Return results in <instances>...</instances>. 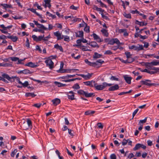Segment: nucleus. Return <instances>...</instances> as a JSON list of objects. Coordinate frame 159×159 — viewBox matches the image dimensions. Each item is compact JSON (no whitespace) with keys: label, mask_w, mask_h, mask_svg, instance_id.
Wrapping results in <instances>:
<instances>
[{"label":"nucleus","mask_w":159,"mask_h":159,"mask_svg":"<svg viewBox=\"0 0 159 159\" xmlns=\"http://www.w3.org/2000/svg\"><path fill=\"white\" fill-rule=\"evenodd\" d=\"M105 40H107L106 41H108V44L111 45H113L114 43L116 44L118 46L123 44L122 43L120 42L119 40L117 38L112 39L110 40L106 39Z\"/></svg>","instance_id":"obj_1"},{"label":"nucleus","mask_w":159,"mask_h":159,"mask_svg":"<svg viewBox=\"0 0 159 159\" xmlns=\"http://www.w3.org/2000/svg\"><path fill=\"white\" fill-rule=\"evenodd\" d=\"M80 95L84 96L87 98L92 97L95 96V94L94 93H89L87 92L84 91L82 90H80Z\"/></svg>","instance_id":"obj_2"},{"label":"nucleus","mask_w":159,"mask_h":159,"mask_svg":"<svg viewBox=\"0 0 159 159\" xmlns=\"http://www.w3.org/2000/svg\"><path fill=\"white\" fill-rule=\"evenodd\" d=\"M12 27V25H10L7 27H5L4 25H0V27L3 29H0V31L2 33L6 34L8 33V32L6 31L7 30H9Z\"/></svg>","instance_id":"obj_3"},{"label":"nucleus","mask_w":159,"mask_h":159,"mask_svg":"<svg viewBox=\"0 0 159 159\" xmlns=\"http://www.w3.org/2000/svg\"><path fill=\"white\" fill-rule=\"evenodd\" d=\"M151 80H141L140 81V83L142 85H145L150 87L154 86L155 84L154 83H151Z\"/></svg>","instance_id":"obj_4"},{"label":"nucleus","mask_w":159,"mask_h":159,"mask_svg":"<svg viewBox=\"0 0 159 159\" xmlns=\"http://www.w3.org/2000/svg\"><path fill=\"white\" fill-rule=\"evenodd\" d=\"M2 77H1L2 80H0V81L2 80L3 81L5 82H7V81L5 79H7L9 81H10L11 79L13 78V77L12 78L10 77L9 75L4 73H2Z\"/></svg>","instance_id":"obj_5"},{"label":"nucleus","mask_w":159,"mask_h":159,"mask_svg":"<svg viewBox=\"0 0 159 159\" xmlns=\"http://www.w3.org/2000/svg\"><path fill=\"white\" fill-rule=\"evenodd\" d=\"M45 62L46 64V66L49 67L50 69H52L53 68L54 63L51 59H48L46 60Z\"/></svg>","instance_id":"obj_6"},{"label":"nucleus","mask_w":159,"mask_h":159,"mask_svg":"<svg viewBox=\"0 0 159 159\" xmlns=\"http://www.w3.org/2000/svg\"><path fill=\"white\" fill-rule=\"evenodd\" d=\"M94 85L95 89L98 90H102L105 88L104 82L102 83V84L98 85L95 82Z\"/></svg>","instance_id":"obj_7"},{"label":"nucleus","mask_w":159,"mask_h":159,"mask_svg":"<svg viewBox=\"0 0 159 159\" xmlns=\"http://www.w3.org/2000/svg\"><path fill=\"white\" fill-rule=\"evenodd\" d=\"M85 63L89 65L90 66H93L95 67H100L101 65L99 66H98L99 65L96 63L91 62L89 61L87 59L85 60Z\"/></svg>","instance_id":"obj_8"},{"label":"nucleus","mask_w":159,"mask_h":159,"mask_svg":"<svg viewBox=\"0 0 159 159\" xmlns=\"http://www.w3.org/2000/svg\"><path fill=\"white\" fill-rule=\"evenodd\" d=\"M54 35L57 37L58 40L62 39L64 38V35H61L60 32L58 31L53 33Z\"/></svg>","instance_id":"obj_9"},{"label":"nucleus","mask_w":159,"mask_h":159,"mask_svg":"<svg viewBox=\"0 0 159 159\" xmlns=\"http://www.w3.org/2000/svg\"><path fill=\"white\" fill-rule=\"evenodd\" d=\"M95 82V81L92 80L91 81H87L83 82V83L86 85L89 86L90 87H94V84Z\"/></svg>","instance_id":"obj_10"},{"label":"nucleus","mask_w":159,"mask_h":159,"mask_svg":"<svg viewBox=\"0 0 159 159\" xmlns=\"http://www.w3.org/2000/svg\"><path fill=\"white\" fill-rule=\"evenodd\" d=\"M67 94L69 99L71 100L74 99V93L73 91H70Z\"/></svg>","instance_id":"obj_11"},{"label":"nucleus","mask_w":159,"mask_h":159,"mask_svg":"<svg viewBox=\"0 0 159 159\" xmlns=\"http://www.w3.org/2000/svg\"><path fill=\"white\" fill-rule=\"evenodd\" d=\"M92 75L93 74H90L89 73H88L86 75L80 74V76H81L85 80H88L91 77Z\"/></svg>","instance_id":"obj_12"},{"label":"nucleus","mask_w":159,"mask_h":159,"mask_svg":"<svg viewBox=\"0 0 159 159\" xmlns=\"http://www.w3.org/2000/svg\"><path fill=\"white\" fill-rule=\"evenodd\" d=\"M26 66L30 67L33 68H35L38 66L37 65L35 64V63H33L32 62H30L25 65Z\"/></svg>","instance_id":"obj_13"},{"label":"nucleus","mask_w":159,"mask_h":159,"mask_svg":"<svg viewBox=\"0 0 159 159\" xmlns=\"http://www.w3.org/2000/svg\"><path fill=\"white\" fill-rule=\"evenodd\" d=\"M91 36H93L94 39L96 40L99 43L102 42V41L100 37L96 34H93L91 35Z\"/></svg>","instance_id":"obj_14"},{"label":"nucleus","mask_w":159,"mask_h":159,"mask_svg":"<svg viewBox=\"0 0 159 159\" xmlns=\"http://www.w3.org/2000/svg\"><path fill=\"white\" fill-rule=\"evenodd\" d=\"M87 44H88L93 48H98L99 46L98 45L97 43L96 42H92L89 43H87Z\"/></svg>","instance_id":"obj_15"},{"label":"nucleus","mask_w":159,"mask_h":159,"mask_svg":"<svg viewBox=\"0 0 159 159\" xmlns=\"http://www.w3.org/2000/svg\"><path fill=\"white\" fill-rule=\"evenodd\" d=\"M54 105L56 106L61 102L60 100L58 98H56L52 101Z\"/></svg>","instance_id":"obj_16"},{"label":"nucleus","mask_w":159,"mask_h":159,"mask_svg":"<svg viewBox=\"0 0 159 159\" xmlns=\"http://www.w3.org/2000/svg\"><path fill=\"white\" fill-rule=\"evenodd\" d=\"M119 32L120 33H123V35L124 36H128L129 35L126 29H120L119 30Z\"/></svg>","instance_id":"obj_17"},{"label":"nucleus","mask_w":159,"mask_h":159,"mask_svg":"<svg viewBox=\"0 0 159 159\" xmlns=\"http://www.w3.org/2000/svg\"><path fill=\"white\" fill-rule=\"evenodd\" d=\"M7 38L11 39L13 42H16L18 39V38L17 37L12 35L7 36Z\"/></svg>","instance_id":"obj_18"},{"label":"nucleus","mask_w":159,"mask_h":159,"mask_svg":"<svg viewBox=\"0 0 159 159\" xmlns=\"http://www.w3.org/2000/svg\"><path fill=\"white\" fill-rule=\"evenodd\" d=\"M119 88V86L117 84H115L113 86H112L109 88V90L110 91H113L117 90Z\"/></svg>","instance_id":"obj_19"},{"label":"nucleus","mask_w":159,"mask_h":159,"mask_svg":"<svg viewBox=\"0 0 159 159\" xmlns=\"http://www.w3.org/2000/svg\"><path fill=\"white\" fill-rule=\"evenodd\" d=\"M0 5L3 7V8L5 9L7 8H12V6L11 5H9L7 4L1 3Z\"/></svg>","instance_id":"obj_20"},{"label":"nucleus","mask_w":159,"mask_h":159,"mask_svg":"<svg viewBox=\"0 0 159 159\" xmlns=\"http://www.w3.org/2000/svg\"><path fill=\"white\" fill-rule=\"evenodd\" d=\"M124 78L126 83L129 84H131V80L132 79V78L131 77L124 76Z\"/></svg>","instance_id":"obj_21"},{"label":"nucleus","mask_w":159,"mask_h":159,"mask_svg":"<svg viewBox=\"0 0 159 159\" xmlns=\"http://www.w3.org/2000/svg\"><path fill=\"white\" fill-rule=\"evenodd\" d=\"M29 10L31 12L34 13L37 16H39V17L40 18H42L43 17L41 15L39 14L36 11V10L34 8H29Z\"/></svg>","instance_id":"obj_22"},{"label":"nucleus","mask_w":159,"mask_h":159,"mask_svg":"<svg viewBox=\"0 0 159 159\" xmlns=\"http://www.w3.org/2000/svg\"><path fill=\"white\" fill-rule=\"evenodd\" d=\"M54 84L59 87H64L66 86V84H63L57 81H55Z\"/></svg>","instance_id":"obj_23"},{"label":"nucleus","mask_w":159,"mask_h":159,"mask_svg":"<svg viewBox=\"0 0 159 159\" xmlns=\"http://www.w3.org/2000/svg\"><path fill=\"white\" fill-rule=\"evenodd\" d=\"M54 48L57 49L59 50L61 52H63V49L61 46L59 45L58 44H55L54 46Z\"/></svg>","instance_id":"obj_24"},{"label":"nucleus","mask_w":159,"mask_h":159,"mask_svg":"<svg viewBox=\"0 0 159 159\" xmlns=\"http://www.w3.org/2000/svg\"><path fill=\"white\" fill-rule=\"evenodd\" d=\"M44 1L45 2V7H48L49 8L51 7V4H50L51 0H44Z\"/></svg>","instance_id":"obj_25"},{"label":"nucleus","mask_w":159,"mask_h":159,"mask_svg":"<svg viewBox=\"0 0 159 159\" xmlns=\"http://www.w3.org/2000/svg\"><path fill=\"white\" fill-rule=\"evenodd\" d=\"M36 95V94H34V93H27L25 94L26 97H31L32 98L34 97Z\"/></svg>","instance_id":"obj_26"},{"label":"nucleus","mask_w":159,"mask_h":159,"mask_svg":"<svg viewBox=\"0 0 159 159\" xmlns=\"http://www.w3.org/2000/svg\"><path fill=\"white\" fill-rule=\"evenodd\" d=\"M87 42V40L84 38H82V39H80V48L81 47H84V46L82 45V43H88Z\"/></svg>","instance_id":"obj_27"},{"label":"nucleus","mask_w":159,"mask_h":159,"mask_svg":"<svg viewBox=\"0 0 159 159\" xmlns=\"http://www.w3.org/2000/svg\"><path fill=\"white\" fill-rule=\"evenodd\" d=\"M147 119V117H146L144 118V120H140L138 125H139L143 126V124L146 122Z\"/></svg>","instance_id":"obj_28"},{"label":"nucleus","mask_w":159,"mask_h":159,"mask_svg":"<svg viewBox=\"0 0 159 159\" xmlns=\"http://www.w3.org/2000/svg\"><path fill=\"white\" fill-rule=\"evenodd\" d=\"M135 23L137 25H139L140 26H143L146 25L147 24V23H145L143 22H140L138 20H136Z\"/></svg>","instance_id":"obj_29"},{"label":"nucleus","mask_w":159,"mask_h":159,"mask_svg":"<svg viewBox=\"0 0 159 159\" xmlns=\"http://www.w3.org/2000/svg\"><path fill=\"white\" fill-rule=\"evenodd\" d=\"M95 111H94L89 110L85 112V115H89L94 114Z\"/></svg>","instance_id":"obj_30"},{"label":"nucleus","mask_w":159,"mask_h":159,"mask_svg":"<svg viewBox=\"0 0 159 159\" xmlns=\"http://www.w3.org/2000/svg\"><path fill=\"white\" fill-rule=\"evenodd\" d=\"M101 32L104 35L108 37V33L107 32V30L104 29H102L101 30Z\"/></svg>","instance_id":"obj_31"},{"label":"nucleus","mask_w":159,"mask_h":159,"mask_svg":"<svg viewBox=\"0 0 159 159\" xmlns=\"http://www.w3.org/2000/svg\"><path fill=\"white\" fill-rule=\"evenodd\" d=\"M102 55L98 54L97 52H95L94 55L93 56V58H98L101 57Z\"/></svg>","instance_id":"obj_32"},{"label":"nucleus","mask_w":159,"mask_h":159,"mask_svg":"<svg viewBox=\"0 0 159 159\" xmlns=\"http://www.w3.org/2000/svg\"><path fill=\"white\" fill-rule=\"evenodd\" d=\"M145 65L148 69L150 70L152 69L153 67H152V64L151 63V62L146 63Z\"/></svg>","instance_id":"obj_33"},{"label":"nucleus","mask_w":159,"mask_h":159,"mask_svg":"<svg viewBox=\"0 0 159 159\" xmlns=\"http://www.w3.org/2000/svg\"><path fill=\"white\" fill-rule=\"evenodd\" d=\"M27 122L28 126L30 128H32V122L31 120L29 119H28L27 120Z\"/></svg>","instance_id":"obj_34"},{"label":"nucleus","mask_w":159,"mask_h":159,"mask_svg":"<svg viewBox=\"0 0 159 159\" xmlns=\"http://www.w3.org/2000/svg\"><path fill=\"white\" fill-rule=\"evenodd\" d=\"M141 148V144L137 143L136 144L135 147L133 148V150L135 151Z\"/></svg>","instance_id":"obj_35"},{"label":"nucleus","mask_w":159,"mask_h":159,"mask_svg":"<svg viewBox=\"0 0 159 159\" xmlns=\"http://www.w3.org/2000/svg\"><path fill=\"white\" fill-rule=\"evenodd\" d=\"M46 15L50 17H51L52 19L55 18L56 17L55 15H53L52 14L50 13L49 12L47 11L46 12Z\"/></svg>","instance_id":"obj_36"},{"label":"nucleus","mask_w":159,"mask_h":159,"mask_svg":"<svg viewBox=\"0 0 159 159\" xmlns=\"http://www.w3.org/2000/svg\"><path fill=\"white\" fill-rule=\"evenodd\" d=\"M21 84L23 87L25 88L28 87L29 84L28 81H25L24 83L22 82V84Z\"/></svg>","instance_id":"obj_37"},{"label":"nucleus","mask_w":159,"mask_h":159,"mask_svg":"<svg viewBox=\"0 0 159 159\" xmlns=\"http://www.w3.org/2000/svg\"><path fill=\"white\" fill-rule=\"evenodd\" d=\"M12 66V64L9 63H2V66L5 67Z\"/></svg>","instance_id":"obj_38"},{"label":"nucleus","mask_w":159,"mask_h":159,"mask_svg":"<svg viewBox=\"0 0 159 159\" xmlns=\"http://www.w3.org/2000/svg\"><path fill=\"white\" fill-rule=\"evenodd\" d=\"M125 54L126 55L127 58H130L132 57V54H130V52H125Z\"/></svg>","instance_id":"obj_39"},{"label":"nucleus","mask_w":159,"mask_h":159,"mask_svg":"<svg viewBox=\"0 0 159 159\" xmlns=\"http://www.w3.org/2000/svg\"><path fill=\"white\" fill-rule=\"evenodd\" d=\"M137 50L138 51H140L143 49V47L142 45L138 44L137 46Z\"/></svg>","instance_id":"obj_40"},{"label":"nucleus","mask_w":159,"mask_h":159,"mask_svg":"<svg viewBox=\"0 0 159 159\" xmlns=\"http://www.w3.org/2000/svg\"><path fill=\"white\" fill-rule=\"evenodd\" d=\"M126 60L127 61V63H130L134 61V59L131 57H130V58H127V59Z\"/></svg>","instance_id":"obj_41"},{"label":"nucleus","mask_w":159,"mask_h":159,"mask_svg":"<svg viewBox=\"0 0 159 159\" xmlns=\"http://www.w3.org/2000/svg\"><path fill=\"white\" fill-rule=\"evenodd\" d=\"M37 27L39 29H43L45 30H48V28L44 27L42 24H39L37 26Z\"/></svg>","instance_id":"obj_42"},{"label":"nucleus","mask_w":159,"mask_h":159,"mask_svg":"<svg viewBox=\"0 0 159 159\" xmlns=\"http://www.w3.org/2000/svg\"><path fill=\"white\" fill-rule=\"evenodd\" d=\"M104 61H103L101 59H99L95 63H97L99 65L98 66H99L100 65H101L100 66H101V64L103 63Z\"/></svg>","instance_id":"obj_43"},{"label":"nucleus","mask_w":159,"mask_h":159,"mask_svg":"<svg viewBox=\"0 0 159 159\" xmlns=\"http://www.w3.org/2000/svg\"><path fill=\"white\" fill-rule=\"evenodd\" d=\"M23 74H29L31 73V71L28 69H25L23 70Z\"/></svg>","instance_id":"obj_44"},{"label":"nucleus","mask_w":159,"mask_h":159,"mask_svg":"<svg viewBox=\"0 0 159 159\" xmlns=\"http://www.w3.org/2000/svg\"><path fill=\"white\" fill-rule=\"evenodd\" d=\"M84 31L87 33H89V27L87 25L85 26L84 28Z\"/></svg>","instance_id":"obj_45"},{"label":"nucleus","mask_w":159,"mask_h":159,"mask_svg":"<svg viewBox=\"0 0 159 159\" xmlns=\"http://www.w3.org/2000/svg\"><path fill=\"white\" fill-rule=\"evenodd\" d=\"M77 70V69H66V73H70L71 72V71L74 72Z\"/></svg>","instance_id":"obj_46"},{"label":"nucleus","mask_w":159,"mask_h":159,"mask_svg":"<svg viewBox=\"0 0 159 159\" xmlns=\"http://www.w3.org/2000/svg\"><path fill=\"white\" fill-rule=\"evenodd\" d=\"M137 46L133 45H132L130 46H129V48L130 49H133L134 50V51H137Z\"/></svg>","instance_id":"obj_47"},{"label":"nucleus","mask_w":159,"mask_h":159,"mask_svg":"<svg viewBox=\"0 0 159 159\" xmlns=\"http://www.w3.org/2000/svg\"><path fill=\"white\" fill-rule=\"evenodd\" d=\"M10 58L11 60L13 61H16L19 60V58L17 57H10Z\"/></svg>","instance_id":"obj_48"},{"label":"nucleus","mask_w":159,"mask_h":159,"mask_svg":"<svg viewBox=\"0 0 159 159\" xmlns=\"http://www.w3.org/2000/svg\"><path fill=\"white\" fill-rule=\"evenodd\" d=\"M72 88L74 89H79L80 86H79V85L78 83H76V84H75L72 87Z\"/></svg>","instance_id":"obj_49"},{"label":"nucleus","mask_w":159,"mask_h":159,"mask_svg":"<svg viewBox=\"0 0 159 159\" xmlns=\"http://www.w3.org/2000/svg\"><path fill=\"white\" fill-rule=\"evenodd\" d=\"M44 35H43V36H39L38 37V39L37 42L39 41H41L42 40H43V38H44Z\"/></svg>","instance_id":"obj_50"},{"label":"nucleus","mask_w":159,"mask_h":159,"mask_svg":"<svg viewBox=\"0 0 159 159\" xmlns=\"http://www.w3.org/2000/svg\"><path fill=\"white\" fill-rule=\"evenodd\" d=\"M14 79H15L16 81L18 82L20 84H22V82L20 81V79L18 77H13Z\"/></svg>","instance_id":"obj_51"},{"label":"nucleus","mask_w":159,"mask_h":159,"mask_svg":"<svg viewBox=\"0 0 159 159\" xmlns=\"http://www.w3.org/2000/svg\"><path fill=\"white\" fill-rule=\"evenodd\" d=\"M25 58H24V59H19V60H17L18 62L16 63V64H24V63L22 62V61H24V60L25 59Z\"/></svg>","instance_id":"obj_52"},{"label":"nucleus","mask_w":159,"mask_h":159,"mask_svg":"<svg viewBox=\"0 0 159 159\" xmlns=\"http://www.w3.org/2000/svg\"><path fill=\"white\" fill-rule=\"evenodd\" d=\"M41 105H42V103H38L34 104L33 106L38 108H39Z\"/></svg>","instance_id":"obj_53"},{"label":"nucleus","mask_w":159,"mask_h":159,"mask_svg":"<svg viewBox=\"0 0 159 159\" xmlns=\"http://www.w3.org/2000/svg\"><path fill=\"white\" fill-rule=\"evenodd\" d=\"M57 71L58 73H66V69H61V70H57Z\"/></svg>","instance_id":"obj_54"},{"label":"nucleus","mask_w":159,"mask_h":159,"mask_svg":"<svg viewBox=\"0 0 159 159\" xmlns=\"http://www.w3.org/2000/svg\"><path fill=\"white\" fill-rule=\"evenodd\" d=\"M151 63L152 64V66H157L159 65L158 61H152L151 62Z\"/></svg>","instance_id":"obj_55"},{"label":"nucleus","mask_w":159,"mask_h":159,"mask_svg":"<svg viewBox=\"0 0 159 159\" xmlns=\"http://www.w3.org/2000/svg\"><path fill=\"white\" fill-rule=\"evenodd\" d=\"M124 16L127 18H131V15L130 14H126L125 13L124 14Z\"/></svg>","instance_id":"obj_56"},{"label":"nucleus","mask_w":159,"mask_h":159,"mask_svg":"<svg viewBox=\"0 0 159 159\" xmlns=\"http://www.w3.org/2000/svg\"><path fill=\"white\" fill-rule=\"evenodd\" d=\"M112 54V52L110 50H107L104 53V54L105 55L107 54L110 55Z\"/></svg>","instance_id":"obj_57"},{"label":"nucleus","mask_w":159,"mask_h":159,"mask_svg":"<svg viewBox=\"0 0 159 159\" xmlns=\"http://www.w3.org/2000/svg\"><path fill=\"white\" fill-rule=\"evenodd\" d=\"M152 70H155L154 72H156V73H157V72H159V67H153Z\"/></svg>","instance_id":"obj_58"},{"label":"nucleus","mask_w":159,"mask_h":159,"mask_svg":"<svg viewBox=\"0 0 159 159\" xmlns=\"http://www.w3.org/2000/svg\"><path fill=\"white\" fill-rule=\"evenodd\" d=\"M17 152L16 149H15L14 151L12 152L11 153V157H14Z\"/></svg>","instance_id":"obj_59"},{"label":"nucleus","mask_w":159,"mask_h":159,"mask_svg":"<svg viewBox=\"0 0 159 159\" xmlns=\"http://www.w3.org/2000/svg\"><path fill=\"white\" fill-rule=\"evenodd\" d=\"M128 141L125 139H124L122 142V145L123 146H125L128 143Z\"/></svg>","instance_id":"obj_60"},{"label":"nucleus","mask_w":159,"mask_h":159,"mask_svg":"<svg viewBox=\"0 0 159 159\" xmlns=\"http://www.w3.org/2000/svg\"><path fill=\"white\" fill-rule=\"evenodd\" d=\"M130 12L133 14H139V12L137 10H131L130 11Z\"/></svg>","instance_id":"obj_61"},{"label":"nucleus","mask_w":159,"mask_h":159,"mask_svg":"<svg viewBox=\"0 0 159 159\" xmlns=\"http://www.w3.org/2000/svg\"><path fill=\"white\" fill-rule=\"evenodd\" d=\"M119 46H114L112 47L111 48V49L114 51H116L119 48Z\"/></svg>","instance_id":"obj_62"},{"label":"nucleus","mask_w":159,"mask_h":159,"mask_svg":"<svg viewBox=\"0 0 159 159\" xmlns=\"http://www.w3.org/2000/svg\"><path fill=\"white\" fill-rule=\"evenodd\" d=\"M110 157L111 159H116V157L115 154H112L111 155Z\"/></svg>","instance_id":"obj_63"},{"label":"nucleus","mask_w":159,"mask_h":159,"mask_svg":"<svg viewBox=\"0 0 159 159\" xmlns=\"http://www.w3.org/2000/svg\"><path fill=\"white\" fill-rule=\"evenodd\" d=\"M7 38V36L3 34L0 35V39L4 40L6 39Z\"/></svg>","instance_id":"obj_64"}]
</instances>
